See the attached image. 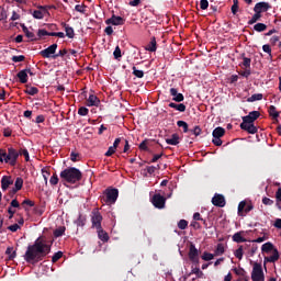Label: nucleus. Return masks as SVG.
Masks as SVG:
<instances>
[{
	"instance_id": "obj_13",
	"label": "nucleus",
	"mask_w": 281,
	"mask_h": 281,
	"mask_svg": "<svg viewBox=\"0 0 281 281\" xmlns=\"http://www.w3.org/2000/svg\"><path fill=\"white\" fill-rule=\"evenodd\" d=\"M271 10V4L269 2H258L254 7V12H259L262 14V12H269Z\"/></svg>"
},
{
	"instance_id": "obj_39",
	"label": "nucleus",
	"mask_w": 281,
	"mask_h": 281,
	"mask_svg": "<svg viewBox=\"0 0 281 281\" xmlns=\"http://www.w3.org/2000/svg\"><path fill=\"white\" fill-rule=\"evenodd\" d=\"M13 250L14 248L12 247H8L5 250V255L9 256V260H14V258H16V251H13Z\"/></svg>"
},
{
	"instance_id": "obj_51",
	"label": "nucleus",
	"mask_w": 281,
	"mask_h": 281,
	"mask_svg": "<svg viewBox=\"0 0 281 281\" xmlns=\"http://www.w3.org/2000/svg\"><path fill=\"white\" fill-rule=\"evenodd\" d=\"M234 256L238 260H240L243 258V256H244L243 246H239L238 249L235 250Z\"/></svg>"
},
{
	"instance_id": "obj_60",
	"label": "nucleus",
	"mask_w": 281,
	"mask_h": 281,
	"mask_svg": "<svg viewBox=\"0 0 281 281\" xmlns=\"http://www.w3.org/2000/svg\"><path fill=\"white\" fill-rule=\"evenodd\" d=\"M200 8L201 10H207V8H210V2L207 0H201Z\"/></svg>"
},
{
	"instance_id": "obj_50",
	"label": "nucleus",
	"mask_w": 281,
	"mask_h": 281,
	"mask_svg": "<svg viewBox=\"0 0 281 281\" xmlns=\"http://www.w3.org/2000/svg\"><path fill=\"white\" fill-rule=\"evenodd\" d=\"M37 36L43 38V36H52V32H47L45 29H40L37 31Z\"/></svg>"
},
{
	"instance_id": "obj_11",
	"label": "nucleus",
	"mask_w": 281,
	"mask_h": 281,
	"mask_svg": "<svg viewBox=\"0 0 281 281\" xmlns=\"http://www.w3.org/2000/svg\"><path fill=\"white\" fill-rule=\"evenodd\" d=\"M258 117H260V112L251 111L248 115L241 117V124H254Z\"/></svg>"
},
{
	"instance_id": "obj_24",
	"label": "nucleus",
	"mask_w": 281,
	"mask_h": 281,
	"mask_svg": "<svg viewBox=\"0 0 281 281\" xmlns=\"http://www.w3.org/2000/svg\"><path fill=\"white\" fill-rule=\"evenodd\" d=\"M98 232V237L100 240H102V243H109V233L105 232L104 229L101 228H97Z\"/></svg>"
},
{
	"instance_id": "obj_12",
	"label": "nucleus",
	"mask_w": 281,
	"mask_h": 281,
	"mask_svg": "<svg viewBox=\"0 0 281 281\" xmlns=\"http://www.w3.org/2000/svg\"><path fill=\"white\" fill-rule=\"evenodd\" d=\"M124 18L115 14H113L110 19L105 20V25H124Z\"/></svg>"
},
{
	"instance_id": "obj_53",
	"label": "nucleus",
	"mask_w": 281,
	"mask_h": 281,
	"mask_svg": "<svg viewBox=\"0 0 281 281\" xmlns=\"http://www.w3.org/2000/svg\"><path fill=\"white\" fill-rule=\"evenodd\" d=\"M76 12H80V14H85L87 12V5L85 4H77L75 7Z\"/></svg>"
},
{
	"instance_id": "obj_33",
	"label": "nucleus",
	"mask_w": 281,
	"mask_h": 281,
	"mask_svg": "<svg viewBox=\"0 0 281 281\" xmlns=\"http://www.w3.org/2000/svg\"><path fill=\"white\" fill-rule=\"evenodd\" d=\"M273 244L271 241H268L261 246V251L263 254H269V251H273Z\"/></svg>"
},
{
	"instance_id": "obj_58",
	"label": "nucleus",
	"mask_w": 281,
	"mask_h": 281,
	"mask_svg": "<svg viewBox=\"0 0 281 281\" xmlns=\"http://www.w3.org/2000/svg\"><path fill=\"white\" fill-rule=\"evenodd\" d=\"M59 258H63V251H57L52 257V262H58Z\"/></svg>"
},
{
	"instance_id": "obj_55",
	"label": "nucleus",
	"mask_w": 281,
	"mask_h": 281,
	"mask_svg": "<svg viewBox=\"0 0 281 281\" xmlns=\"http://www.w3.org/2000/svg\"><path fill=\"white\" fill-rule=\"evenodd\" d=\"M19 155H22L23 157H25V161H30V151H27V149H20V151L18 153Z\"/></svg>"
},
{
	"instance_id": "obj_63",
	"label": "nucleus",
	"mask_w": 281,
	"mask_h": 281,
	"mask_svg": "<svg viewBox=\"0 0 281 281\" xmlns=\"http://www.w3.org/2000/svg\"><path fill=\"white\" fill-rule=\"evenodd\" d=\"M157 168H159V166H157V167L148 166V167H146V170H147L148 175H155V172L157 171Z\"/></svg>"
},
{
	"instance_id": "obj_25",
	"label": "nucleus",
	"mask_w": 281,
	"mask_h": 281,
	"mask_svg": "<svg viewBox=\"0 0 281 281\" xmlns=\"http://www.w3.org/2000/svg\"><path fill=\"white\" fill-rule=\"evenodd\" d=\"M169 108L175 109L176 111H179L180 113H186V104H183V103L170 102Z\"/></svg>"
},
{
	"instance_id": "obj_6",
	"label": "nucleus",
	"mask_w": 281,
	"mask_h": 281,
	"mask_svg": "<svg viewBox=\"0 0 281 281\" xmlns=\"http://www.w3.org/2000/svg\"><path fill=\"white\" fill-rule=\"evenodd\" d=\"M33 19L42 20L45 19L46 14H49V7L37 5V9L30 11Z\"/></svg>"
},
{
	"instance_id": "obj_5",
	"label": "nucleus",
	"mask_w": 281,
	"mask_h": 281,
	"mask_svg": "<svg viewBox=\"0 0 281 281\" xmlns=\"http://www.w3.org/2000/svg\"><path fill=\"white\" fill-rule=\"evenodd\" d=\"M252 281H265V271L262 270V263L255 262L251 271Z\"/></svg>"
},
{
	"instance_id": "obj_18",
	"label": "nucleus",
	"mask_w": 281,
	"mask_h": 281,
	"mask_svg": "<svg viewBox=\"0 0 281 281\" xmlns=\"http://www.w3.org/2000/svg\"><path fill=\"white\" fill-rule=\"evenodd\" d=\"M12 183H14V180H12V177L3 176L1 179V189L3 190V192H5V190H8L10 186H12Z\"/></svg>"
},
{
	"instance_id": "obj_40",
	"label": "nucleus",
	"mask_w": 281,
	"mask_h": 281,
	"mask_svg": "<svg viewBox=\"0 0 281 281\" xmlns=\"http://www.w3.org/2000/svg\"><path fill=\"white\" fill-rule=\"evenodd\" d=\"M225 254V246L223 244H217L215 248V256H223Z\"/></svg>"
},
{
	"instance_id": "obj_61",
	"label": "nucleus",
	"mask_w": 281,
	"mask_h": 281,
	"mask_svg": "<svg viewBox=\"0 0 281 281\" xmlns=\"http://www.w3.org/2000/svg\"><path fill=\"white\" fill-rule=\"evenodd\" d=\"M139 150H146L148 151V140H143L139 146H138Z\"/></svg>"
},
{
	"instance_id": "obj_20",
	"label": "nucleus",
	"mask_w": 281,
	"mask_h": 281,
	"mask_svg": "<svg viewBox=\"0 0 281 281\" xmlns=\"http://www.w3.org/2000/svg\"><path fill=\"white\" fill-rule=\"evenodd\" d=\"M61 27H64L66 36L68 38H74L76 36V32L74 31V27H71L66 22H61Z\"/></svg>"
},
{
	"instance_id": "obj_19",
	"label": "nucleus",
	"mask_w": 281,
	"mask_h": 281,
	"mask_svg": "<svg viewBox=\"0 0 281 281\" xmlns=\"http://www.w3.org/2000/svg\"><path fill=\"white\" fill-rule=\"evenodd\" d=\"M86 102L87 106H100V99L93 93L89 94Z\"/></svg>"
},
{
	"instance_id": "obj_28",
	"label": "nucleus",
	"mask_w": 281,
	"mask_h": 281,
	"mask_svg": "<svg viewBox=\"0 0 281 281\" xmlns=\"http://www.w3.org/2000/svg\"><path fill=\"white\" fill-rule=\"evenodd\" d=\"M269 115L278 122V117H280V112L276 109V105H270L269 106Z\"/></svg>"
},
{
	"instance_id": "obj_27",
	"label": "nucleus",
	"mask_w": 281,
	"mask_h": 281,
	"mask_svg": "<svg viewBox=\"0 0 281 281\" xmlns=\"http://www.w3.org/2000/svg\"><path fill=\"white\" fill-rule=\"evenodd\" d=\"M195 276L196 278H199V279H201V278H203V271H201V268H199V267H195L194 268V266H192L191 267V272L188 274V278H190V276Z\"/></svg>"
},
{
	"instance_id": "obj_49",
	"label": "nucleus",
	"mask_w": 281,
	"mask_h": 281,
	"mask_svg": "<svg viewBox=\"0 0 281 281\" xmlns=\"http://www.w3.org/2000/svg\"><path fill=\"white\" fill-rule=\"evenodd\" d=\"M190 133H192V135H194L195 137H199V135H201V133H203V131L201 130V126L196 125L193 130H189Z\"/></svg>"
},
{
	"instance_id": "obj_30",
	"label": "nucleus",
	"mask_w": 281,
	"mask_h": 281,
	"mask_svg": "<svg viewBox=\"0 0 281 281\" xmlns=\"http://www.w3.org/2000/svg\"><path fill=\"white\" fill-rule=\"evenodd\" d=\"M261 19H262V13L255 11V14L248 21V25H254L255 23H258V21H260Z\"/></svg>"
},
{
	"instance_id": "obj_7",
	"label": "nucleus",
	"mask_w": 281,
	"mask_h": 281,
	"mask_svg": "<svg viewBox=\"0 0 281 281\" xmlns=\"http://www.w3.org/2000/svg\"><path fill=\"white\" fill-rule=\"evenodd\" d=\"M91 223L92 227H94L95 229H102V213H100V211H92Z\"/></svg>"
},
{
	"instance_id": "obj_9",
	"label": "nucleus",
	"mask_w": 281,
	"mask_h": 281,
	"mask_svg": "<svg viewBox=\"0 0 281 281\" xmlns=\"http://www.w3.org/2000/svg\"><path fill=\"white\" fill-rule=\"evenodd\" d=\"M56 49H58V44H52L47 48L40 52L42 58H53L56 55Z\"/></svg>"
},
{
	"instance_id": "obj_3",
	"label": "nucleus",
	"mask_w": 281,
	"mask_h": 281,
	"mask_svg": "<svg viewBox=\"0 0 281 281\" xmlns=\"http://www.w3.org/2000/svg\"><path fill=\"white\" fill-rule=\"evenodd\" d=\"M19 159V151L10 147L8 151L5 149H0V161L1 164H9L10 166H16V160Z\"/></svg>"
},
{
	"instance_id": "obj_22",
	"label": "nucleus",
	"mask_w": 281,
	"mask_h": 281,
	"mask_svg": "<svg viewBox=\"0 0 281 281\" xmlns=\"http://www.w3.org/2000/svg\"><path fill=\"white\" fill-rule=\"evenodd\" d=\"M280 260V252L277 248L273 249V254L270 257H265V262H278Z\"/></svg>"
},
{
	"instance_id": "obj_10",
	"label": "nucleus",
	"mask_w": 281,
	"mask_h": 281,
	"mask_svg": "<svg viewBox=\"0 0 281 281\" xmlns=\"http://www.w3.org/2000/svg\"><path fill=\"white\" fill-rule=\"evenodd\" d=\"M251 210H254V204L241 201L238 204V216H245L246 214H249Z\"/></svg>"
},
{
	"instance_id": "obj_21",
	"label": "nucleus",
	"mask_w": 281,
	"mask_h": 281,
	"mask_svg": "<svg viewBox=\"0 0 281 281\" xmlns=\"http://www.w3.org/2000/svg\"><path fill=\"white\" fill-rule=\"evenodd\" d=\"M188 257H189V260L199 258V249H196V246L194 244H190Z\"/></svg>"
},
{
	"instance_id": "obj_23",
	"label": "nucleus",
	"mask_w": 281,
	"mask_h": 281,
	"mask_svg": "<svg viewBox=\"0 0 281 281\" xmlns=\"http://www.w3.org/2000/svg\"><path fill=\"white\" fill-rule=\"evenodd\" d=\"M146 52L155 53L157 52V38L151 37L148 45L145 47Z\"/></svg>"
},
{
	"instance_id": "obj_16",
	"label": "nucleus",
	"mask_w": 281,
	"mask_h": 281,
	"mask_svg": "<svg viewBox=\"0 0 281 281\" xmlns=\"http://www.w3.org/2000/svg\"><path fill=\"white\" fill-rule=\"evenodd\" d=\"M169 93L170 95H172L173 102H183V100H186L183 93H179V90L177 88H170Z\"/></svg>"
},
{
	"instance_id": "obj_46",
	"label": "nucleus",
	"mask_w": 281,
	"mask_h": 281,
	"mask_svg": "<svg viewBox=\"0 0 281 281\" xmlns=\"http://www.w3.org/2000/svg\"><path fill=\"white\" fill-rule=\"evenodd\" d=\"M23 188V178H21V177H18L16 179H15V182H14V189L15 190H21Z\"/></svg>"
},
{
	"instance_id": "obj_8",
	"label": "nucleus",
	"mask_w": 281,
	"mask_h": 281,
	"mask_svg": "<svg viewBox=\"0 0 281 281\" xmlns=\"http://www.w3.org/2000/svg\"><path fill=\"white\" fill-rule=\"evenodd\" d=\"M151 203L154 207H157L158 210H164L166 207V196L159 193H156L151 198Z\"/></svg>"
},
{
	"instance_id": "obj_29",
	"label": "nucleus",
	"mask_w": 281,
	"mask_h": 281,
	"mask_svg": "<svg viewBox=\"0 0 281 281\" xmlns=\"http://www.w3.org/2000/svg\"><path fill=\"white\" fill-rule=\"evenodd\" d=\"M18 78L22 85H25L27 82V70L26 69L20 70L18 72Z\"/></svg>"
},
{
	"instance_id": "obj_43",
	"label": "nucleus",
	"mask_w": 281,
	"mask_h": 281,
	"mask_svg": "<svg viewBox=\"0 0 281 281\" xmlns=\"http://www.w3.org/2000/svg\"><path fill=\"white\" fill-rule=\"evenodd\" d=\"M276 205L278 206L279 210H281V187L276 192Z\"/></svg>"
},
{
	"instance_id": "obj_38",
	"label": "nucleus",
	"mask_w": 281,
	"mask_h": 281,
	"mask_svg": "<svg viewBox=\"0 0 281 281\" xmlns=\"http://www.w3.org/2000/svg\"><path fill=\"white\" fill-rule=\"evenodd\" d=\"M241 57L245 69H251V58L245 57V54H243Z\"/></svg>"
},
{
	"instance_id": "obj_2",
	"label": "nucleus",
	"mask_w": 281,
	"mask_h": 281,
	"mask_svg": "<svg viewBox=\"0 0 281 281\" xmlns=\"http://www.w3.org/2000/svg\"><path fill=\"white\" fill-rule=\"evenodd\" d=\"M59 177L66 183H78L82 181V171L76 167H68L59 173Z\"/></svg>"
},
{
	"instance_id": "obj_42",
	"label": "nucleus",
	"mask_w": 281,
	"mask_h": 281,
	"mask_svg": "<svg viewBox=\"0 0 281 281\" xmlns=\"http://www.w3.org/2000/svg\"><path fill=\"white\" fill-rule=\"evenodd\" d=\"M65 226H60L54 231L55 238H60L65 234Z\"/></svg>"
},
{
	"instance_id": "obj_15",
	"label": "nucleus",
	"mask_w": 281,
	"mask_h": 281,
	"mask_svg": "<svg viewBox=\"0 0 281 281\" xmlns=\"http://www.w3.org/2000/svg\"><path fill=\"white\" fill-rule=\"evenodd\" d=\"M241 131H246V133H249L250 135H256L258 133V127L254 125V123H240Z\"/></svg>"
},
{
	"instance_id": "obj_37",
	"label": "nucleus",
	"mask_w": 281,
	"mask_h": 281,
	"mask_svg": "<svg viewBox=\"0 0 281 281\" xmlns=\"http://www.w3.org/2000/svg\"><path fill=\"white\" fill-rule=\"evenodd\" d=\"M75 223L77 227H85V225L87 224V217L80 214Z\"/></svg>"
},
{
	"instance_id": "obj_47",
	"label": "nucleus",
	"mask_w": 281,
	"mask_h": 281,
	"mask_svg": "<svg viewBox=\"0 0 281 281\" xmlns=\"http://www.w3.org/2000/svg\"><path fill=\"white\" fill-rule=\"evenodd\" d=\"M132 70H133V76H135L136 78H144L143 70L137 69V67L135 66H133Z\"/></svg>"
},
{
	"instance_id": "obj_52",
	"label": "nucleus",
	"mask_w": 281,
	"mask_h": 281,
	"mask_svg": "<svg viewBox=\"0 0 281 281\" xmlns=\"http://www.w3.org/2000/svg\"><path fill=\"white\" fill-rule=\"evenodd\" d=\"M26 38H30V41H38V38H36V35L31 32L29 29L24 32Z\"/></svg>"
},
{
	"instance_id": "obj_4",
	"label": "nucleus",
	"mask_w": 281,
	"mask_h": 281,
	"mask_svg": "<svg viewBox=\"0 0 281 281\" xmlns=\"http://www.w3.org/2000/svg\"><path fill=\"white\" fill-rule=\"evenodd\" d=\"M117 196H120V191L115 188H108L104 191V195L101 201L105 203V205H113L117 201Z\"/></svg>"
},
{
	"instance_id": "obj_17",
	"label": "nucleus",
	"mask_w": 281,
	"mask_h": 281,
	"mask_svg": "<svg viewBox=\"0 0 281 281\" xmlns=\"http://www.w3.org/2000/svg\"><path fill=\"white\" fill-rule=\"evenodd\" d=\"M233 271L236 276H239L238 281H249V276L243 268H233Z\"/></svg>"
},
{
	"instance_id": "obj_34",
	"label": "nucleus",
	"mask_w": 281,
	"mask_h": 281,
	"mask_svg": "<svg viewBox=\"0 0 281 281\" xmlns=\"http://www.w3.org/2000/svg\"><path fill=\"white\" fill-rule=\"evenodd\" d=\"M255 32H267V24L258 22L254 25Z\"/></svg>"
},
{
	"instance_id": "obj_45",
	"label": "nucleus",
	"mask_w": 281,
	"mask_h": 281,
	"mask_svg": "<svg viewBox=\"0 0 281 281\" xmlns=\"http://www.w3.org/2000/svg\"><path fill=\"white\" fill-rule=\"evenodd\" d=\"M201 258L202 260H205V262H210V260H214V255L212 252L204 251Z\"/></svg>"
},
{
	"instance_id": "obj_1",
	"label": "nucleus",
	"mask_w": 281,
	"mask_h": 281,
	"mask_svg": "<svg viewBox=\"0 0 281 281\" xmlns=\"http://www.w3.org/2000/svg\"><path fill=\"white\" fill-rule=\"evenodd\" d=\"M54 241L46 236H40L33 245H29L24 254V260L29 265H36L52 252Z\"/></svg>"
},
{
	"instance_id": "obj_59",
	"label": "nucleus",
	"mask_w": 281,
	"mask_h": 281,
	"mask_svg": "<svg viewBox=\"0 0 281 281\" xmlns=\"http://www.w3.org/2000/svg\"><path fill=\"white\" fill-rule=\"evenodd\" d=\"M50 186H58V175L54 173L49 179Z\"/></svg>"
},
{
	"instance_id": "obj_26",
	"label": "nucleus",
	"mask_w": 281,
	"mask_h": 281,
	"mask_svg": "<svg viewBox=\"0 0 281 281\" xmlns=\"http://www.w3.org/2000/svg\"><path fill=\"white\" fill-rule=\"evenodd\" d=\"M166 144H168L169 146H178L179 134H172L171 138H166Z\"/></svg>"
},
{
	"instance_id": "obj_54",
	"label": "nucleus",
	"mask_w": 281,
	"mask_h": 281,
	"mask_svg": "<svg viewBox=\"0 0 281 281\" xmlns=\"http://www.w3.org/2000/svg\"><path fill=\"white\" fill-rule=\"evenodd\" d=\"M66 54H67V48H64V49H60L58 54L53 55V58L54 60H56V58H63V56H65Z\"/></svg>"
},
{
	"instance_id": "obj_35",
	"label": "nucleus",
	"mask_w": 281,
	"mask_h": 281,
	"mask_svg": "<svg viewBox=\"0 0 281 281\" xmlns=\"http://www.w3.org/2000/svg\"><path fill=\"white\" fill-rule=\"evenodd\" d=\"M24 93H26L27 95H36V93H38V88L26 86Z\"/></svg>"
},
{
	"instance_id": "obj_44",
	"label": "nucleus",
	"mask_w": 281,
	"mask_h": 281,
	"mask_svg": "<svg viewBox=\"0 0 281 281\" xmlns=\"http://www.w3.org/2000/svg\"><path fill=\"white\" fill-rule=\"evenodd\" d=\"M238 10H239L238 0H233V5L231 8L232 14H234V16H236V14H238Z\"/></svg>"
},
{
	"instance_id": "obj_62",
	"label": "nucleus",
	"mask_w": 281,
	"mask_h": 281,
	"mask_svg": "<svg viewBox=\"0 0 281 281\" xmlns=\"http://www.w3.org/2000/svg\"><path fill=\"white\" fill-rule=\"evenodd\" d=\"M11 60H12L13 63H23V60H25V57H24L23 55L13 56V57L11 58Z\"/></svg>"
},
{
	"instance_id": "obj_32",
	"label": "nucleus",
	"mask_w": 281,
	"mask_h": 281,
	"mask_svg": "<svg viewBox=\"0 0 281 281\" xmlns=\"http://www.w3.org/2000/svg\"><path fill=\"white\" fill-rule=\"evenodd\" d=\"M225 135V128L223 127H216L215 130H213V133H212V136L213 137H217V138H221Z\"/></svg>"
},
{
	"instance_id": "obj_57",
	"label": "nucleus",
	"mask_w": 281,
	"mask_h": 281,
	"mask_svg": "<svg viewBox=\"0 0 281 281\" xmlns=\"http://www.w3.org/2000/svg\"><path fill=\"white\" fill-rule=\"evenodd\" d=\"M78 115L86 116L89 115V109L81 106L78 109Z\"/></svg>"
},
{
	"instance_id": "obj_64",
	"label": "nucleus",
	"mask_w": 281,
	"mask_h": 281,
	"mask_svg": "<svg viewBox=\"0 0 281 281\" xmlns=\"http://www.w3.org/2000/svg\"><path fill=\"white\" fill-rule=\"evenodd\" d=\"M263 205H273V200L269 198H262Z\"/></svg>"
},
{
	"instance_id": "obj_56",
	"label": "nucleus",
	"mask_w": 281,
	"mask_h": 281,
	"mask_svg": "<svg viewBox=\"0 0 281 281\" xmlns=\"http://www.w3.org/2000/svg\"><path fill=\"white\" fill-rule=\"evenodd\" d=\"M178 227H179V229H188V221H186V220H180V221L178 222Z\"/></svg>"
},
{
	"instance_id": "obj_31",
	"label": "nucleus",
	"mask_w": 281,
	"mask_h": 281,
	"mask_svg": "<svg viewBox=\"0 0 281 281\" xmlns=\"http://www.w3.org/2000/svg\"><path fill=\"white\" fill-rule=\"evenodd\" d=\"M234 243H247V239L243 237V232H237L233 235Z\"/></svg>"
},
{
	"instance_id": "obj_36",
	"label": "nucleus",
	"mask_w": 281,
	"mask_h": 281,
	"mask_svg": "<svg viewBox=\"0 0 281 281\" xmlns=\"http://www.w3.org/2000/svg\"><path fill=\"white\" fill-rule=\"evenodd\" d=\"M262 98H265V95L262 93H255L250 98L247 99V102H258V101L262 100Z\"/></svg>"
},
{
	"instance_id": "obj_41",
	"label": "nucleus",
	"mask_w": 281,
	"mask_h": 281,
	"mask_svg": "<svg viewBox=\"0 0 281 281\" xmlns=\"http://www.w3.org/2000/svg\"><path fill=\"white\" fill-rule=\"evenodd\" d=\"M177 126H179V128H183V133L190 132V128L188 126V123H186V121H178Z\"/></svg>"
},
{
	"instance_id": "obj_14",
	"label": "nucleus",
	"mask_w": 281,
	"mask_h": 281,
	"mask_svg": "<svg viewBox=\"0 0 281 281\" xmlns=\"http://www.w3.org/2000/svg\"><path fill=\"white\" fill-rule=\"evenodd\" d=\"M212 203H213V205H215V207H225V205H226L225 196L223 194L216 193L212 198Z\"/></svg>"
},
{
	"instance_id": "obj_48",
	"label": "nucleus",
	"mask_w": 281,
	"mask_h": 281,
	"mask_svg": "<svg viewBox=\"0 0 281 281\" xmlns=\"http://www.w3.org/2000/svg\"><path fill=\"white\" fill-rule=\"evenodd\" d=\"M113 56L115 60H120V58H122V49L120 48V46L115 47Z\"/></svg>"
}]
</instances>
